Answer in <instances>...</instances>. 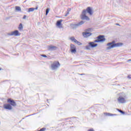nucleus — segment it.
<instances>
[{
	"label": "nucleus",
	"mask_w": 131,
	"mask_h": 131,
	"mask_svg": "<svg viewBox=\"0 0 131 131\" xmlns=\"http://www.w3.org/2000/svg\"><path fill=\"white\" fill-rule=\"evenodd\" d=\"M86 12L90 15H93V9L91 7H88L86 10H83L81 15V19L82 20H90V17L86 16Z\"/></svg>",
	"instance_id": "f257e3e1"
},
{
	"label": "nucleus",
	"mask_w": 131,
	"mask_h": 131,
	"mask_svg": "<svg viewBox=\"0 0 131 131\" xmlns=\"http://www.w3.org/2000/svg\"><path fill=\"white\" fill-rule=\"evenodd\" d=\"M106 46L107 47L106 50H111V49H113V48H119V47L123 46V43L121 42L115 43V40H113L111 42L107 43Z\"/></svg>",
	"instance_id": "f03ea898"
},
{
	"label": "nucleus",
	"mask_w": 131,
	"mask_h": 131,
	"mask_svg": "<svg viewBox=\"0 0 131 131\" xmlns=\"http://www.w3.org/2000/svg\"><path fill=\"white\" fill-rule=\"evenodd\" d=\"M119 104H124L126 103V95L124 93H120L119 97L117 98Z\"/></svg>",
	"instance_id": "7ed1b4c3"
},
{
	"label": "nucleus",
	"mask_w": 131,
	"mask_h": 131,
	"mask_svg": "<svg viewBox=\"0 0 131 131\" xmlns=\"http://www.w3.org/2000/svg\"><path fill=\"white\" fill-rule=\"evenodd\" d=\"M60 66H61V64H60L59 61H54L53 63H51L50 69H51V70L56 71V70H58Z\"/></svg>",
	"instance_id": "20e7f679"
},
{
	"label": "nucleus",
	"mask_w": 131,
	"mask_h": 131,
	"mask_svg": "<svg viewBox=\"0 0 131 131\" xmlns=\"http://www.w3.org/2000/svg\"><path fill=\"white\" fill-rule=\"evenodd\" d=\"M104 36L103 35H100L97 37V39L94 40V42H100L101 41H104Z\"/></svg>",
	"instance_id": "39448f33"
},
{
	"label": "nucleus",
	"mask_w": 131,
	"mask_h": 131,
	"mask_svg": "<svg viewBox=\"0 0 131 131\" xmlns=\"http://www.w3.org/2000/svg\"><path fill=\"white\" fill-rule=\"evenodd\" d=\"M62 22H63V19L58 20L56 21V26L58 27V28H62L63 24H62Z\"/></svg>",
	"instance_id": "423d86ee"
},
{
	"label": "nucleus",
	"mask_w": 131,
	"mask_h": 131,
	"mask_svg": "<svg viewBox=\"0 0 131 131\" xmlns=\"http://www.w3.org/2000/svg\"><path fill=\"white\" fill-rule=\"evenodd\" d=\"M70 51L72 54H75L76 53V47L74 45L71 44L70 46Z\"/></svg>",
	"instance_id": "0eeeda50"
},
{
	"label": "nucleus",
	"mask_w": 131,
	"mask_h": 131,
	"mask_svg": "<svg viewBox=\"0 0 131 131\" xmlns=\"http://www.w3.org/2000/svg\"><path fill=\"white\" fill-rule=\"evenodd\" d=\"M70 39L72 40V41H74V42H75V43H77L78 46H81L82 43L76 40L74 37H71Z\"/></svg>",
	"instance_id": "6e6552de"
},
{
	"label": "nucleus",
	"mask_w": 131,
	"mask_h": 131,
	"mask_svg": "<svg viewBox=\"0 0 131 131\" xmlns=\"http://www.w3.org/2000/svg\"><path fill=\"white\" fill-rule=\"evenodd\" d=\"M7 102L8 103H10V105H11L12 106H17V104L16 103L15 101H14V100H12L11 98H9L7 100Z\"/></svg>",
	"instance_id": "1a4fd4ad"
},
{
	"label": "nucleus",
	"mask_w": 131,
	"mask_h": 131,
	"mask_svg": "<svg viewBox=\"0 0 131 131\" xmlns=\"http://www.w3.org/2000/svg\"><path fill=\"white\" fill-rule=\"evenodd\" d=\"M4 109H6L7 110H12V109H13L12 105L8 103L4 105Z\"/></svg>",
	"instance_id": "9d476101"
},
{
	"label": "nucleus",
	"mask_w": 131,
	"mask_h": 131,
	"mask_svg": "<svg viewBox=\"0 0 131 131\" xmlns=\"http://www.w3.org/2000/svg\"><path fill=\"white\" fill-rule=\"evenodd\" d=\"M48 50L49 51H55V50H57V47L51 45L48 46Z\"/></svg>",
	"instance_id": "9b49d317"
},
{
	"label": "nucleus",
	"mask_w": 131,
	"mask_h": 131,
	"mask_svg": "<svg viewBox=\"0 0 131 131\" xmlns=\"http://www.w3.org/2000/svg\"><path fill=\"white\" fill-rule=\"evenodd\" d=\"M95 42H90L89 43V46H90L91 48H96V47H97L98 44L97 43H95Z\"/></svg>",
	"instance_id": "f8f14e48"
},
{
	"label": "nucleus",
	"mask_w": 131,
	"mask_h": 131,
	"mask_svg": "<svg viewBox=\"0 0 131 131\" xmlns=\"http://www.w3.org/2000/svg\"><path fill=\"white\" fill-rule=\"evenodd\" d=\"M9 36H20V33H8Z\"/></svg>",
	"instance_id": "ddd939ff"
},
{
	"label": "nucleus",
	"mask_w": 131,
	"mask_h": 131,
	"mask_svg": "<svg viewBox=\"0 0 131 131\" xmlns=\"http://www.w3.org/2000/svg\"><path fill=\"white\" fill-rule=\"evenodd\" d=\"M91 32H93V29H88L85 30V32H83V33H91Z\"/></svg>",
	"instance_id": "4468645a"
},
{
	"label": "nucleus",
	"mask_w": 131,
	"mask_h": 131,
	"mask_svg": "<svg viewBox=\"0 0 131 131\" xmlns=\"http://www.w3.org/2000/svg\"><path fill=\"white\" fill-rule=\"evenodd\" d=\"M91 35H92V33H83V36H84V37L88 38L91 36Z\"/></svg>",
	"instance_id": "2eb2a0df"
},
{
	"label": "nucleus",
	"mask_w": 131,
	"mask_h": 131,
	"mask_svg": "<svg viewBox=\"0 0 131 131\" xmlns=\"http://www.w3.org/2000/svg\"><path fill=\"white\" fill-rule=\"evenodd\" d=\"M104 115H106V116H114L116 115V114H112L108 113H104Z\"/></svg>",
	"instance_id": "dca6fc26"
},
{
	"label": "nucleus",
	"mask_w": 131,
	"mask_h": 131,
	"mask_svg": "<svg viewBox=\"0 0 131 131\" xmlns=\"http://www.w3.org/2000/svg\"><path fill=\"white\" fill-rule=\"evenodd\" d=\"M37 9H38L37 7L36 8H29V12H33L34 10H37Z\"/></svg>",
	"instance_id": "f3484780"
},
{
	"label": "nucleus",
	"mask_w": 131,
	"mask_h": 131,
	"mask_svg": "<svg viewBox=\"0 0 131 131\" xmlns=\"http://www.w3.org/2000/svg\"><path fill=\"white\" fill-rule=\"evenodd\" d=\"M18 28L19 30H22V29H23V25H22V24H19Z\"/></svg>",
	"instance_id": "a211bd4d"
},
{
	"label": "nucleus",
	"mask_w": 131,
	"mask_h": 131,
	"mask_svg": "<svg viewBox=\"0 0 131 131\" xmlns=\"http://www.w3.org/2000/svg\"><path fill=\"white\" fill-rule=\"evenodd\" d=\"M15 9H16V11H21V7H20L19 6H16Z\"/></svg>",
	"instance_id": "6ab92c4d"
},
{
	"label": "nucleus",
	"mask_w": 131,
	"mask_h": 131,
	"mask_svg": "<svg viewBox=\"0 0 131 131\" xmlns=\"http://www.w3.org/2000/svg\"><path fill=\"white\" fill-rule=\"evenodd\" d=\"M86 50H91V46L89 45L88 46H85Z\"/></svg>",
	"instance_id": "aec40b11"
},
{
	"label": "nucleus",
	"mask_w": 131,
	"mask_h": 131,
	"mask_svg": "<svg viewBox=\"0 0 131 131\" xmlns=\"http://www.w3.org/2000/svg\"><path fill=\"white\" fill-rule=\"evenodd\" d=\"M117 110H118V111L119 112H120V113H121L122 114H124V112H123V111H121V110H119V109H117Z\"/></svg>",
	"instance_id": "412c9836"
},
{
	"label": "nucleus",
	"mask_w": 131,
	"mask_h": 131,
	"mask_svg": "<svg viewBox=\"0 0 131 131\" xmlns=\"http://www.w3.org/2000/svg\"><path fill=\"white\" fill-rule=\"evenodd\" d=\"M49 12H50V8H47L46 9V15H48V14H49Z\"/></svg>",
	"instance_id": "4be33fe9"
},
{
	"label": "nucleus",
	"mask_w": 131,
	"mask_h": 131,
	"mask_svg": "<svg viewBox=\"0 0 131 131\" xmlns=\"http://www.w3.org/2000/svg\"><path fill=\"white\" fill-rule=\"evenodd\" d=\"M12 33H19V31H18V30H15L12 32Z\"/></svg>",
	"instance_id": "5701e85b"
},
{
	"label": "nucleus",
	"mask_w": 131,
	"mask_h": 131,
	"mask_svg": "<svg viewBox=\"0 0 131 131\" xmlns=\"http://www.w3.org/2000/svg\"><path fill=\"white\" fill-rule=\"evenodd\" d=\"M41 57H43L44 58H47L48 56H47V55H46L45 54H42L41 55Z\"/></svg>",
	"instance_id": "b1692460"
},
{
	"label": "nucleus",
	"mask_w": 131,
	"mask_h": 131,
	"mask_svg": "<svg viewBox=\"0 0 131 131\" xmlns=\"http://www.w3.org/2000/svg\"><path fill=\"white\" fill-rule=\"evenodd\" d=\"M82 24H83V21H81L78 23V25H82Z\"/></svg>",
	"instance_id": "393cba45"
},
{
	"label": "nucleus",
	"mask_w": 131,
	"mask_h": 131,
	"mask_svg": "<svg viewBox=\"0 0 131 131\" xmlns=\"http://www.w3.org/2000/svg\"><path fill=\"white\" fill-rule=\"evenodd\" d=\"M88 131H95V130H94V129H90L88 130Z\"/></svg>",
	"instance_id": "a878e982"
},
{
	"label": "nucleus",
	"mask_w": 131,
	"mask_h": 131,
	"mask_svg": "<svg viewBox=\"0 0 131 131\" xmlns=\"http://www.w3.org/2000/svg\"><path fill=\"white\" fill-rule=\"evenodd\" d=\"M26 15H24L23 17V19H26Z\"/></svg>",
	"instance_id": "bb28decb"
},
{
	"label": "nucleus",
	"mask_w": 131,
	"mask_h": 131,
	"mask_svg": "<svg viewBox=\"0 0 131 131\" xmlns=\"http://www.w3.org/2000/svg\"><path fill=\"white\" fill-rule=\"evenodd\" d=\"M79 74V75H85V74Z\"/></svg>",
	"instance_id": "cd10ccee"
},
{
	"label": "nucleus",
	"mask_w": 131,
	"mask_h": 131,
	"mask_svg": "<svg viewBox=\"0 0 131 131\" xmlns=\"http://www.w3.org/2000/svg\"><path fill=\"white\" fill-rule=\"evenodd\" d=\"M131 61V59H128V62H130Z\"/></svg>",
	"instance_id": "c85d7f7f"
},
{
	"label": "nucleus",
	"mask_w": 131,
	"mask_h": 131,
	"mask_svg": "<svg viewBox=\"0 0 131 131\" xmlns=\"http://www.w3.org/2000/svg\"><path fill=\"white\" fill-rule=\"evenodd\" d=\"M128 78H130V77L129 76H128Z\"/></svg>",
	"instance_id": "c756f323"
},
{
	"label": "nucleus",
	"mask_w": 131,
	"mask_h": 131,
	"mask_svg": "<svg viewBox=\"0 0 131 131\" xmlns=\"http://www.w3.org/2000/svg\"><path fill=\"white\" fill-rule=\"evenodd\" d=\"M116 25H119V24H116Z\"/></svg>",
	"instance_id": "7c9ffc66"
},
{
	"label": "nucleus",
	"mask_w": 131,
	"mask_h": 131,
	"mask_svg": "<svg viewBox=\"0 0 131 131\" xmlns=\"http://www.w3.org/2000/svg\"><path fill=\"white\" fill-rule=\"evenodd\" d=\"M2 69H0V70H1Z\"/></svg>",
	"instance_id": "2f4dec72"
}]
</instances>
